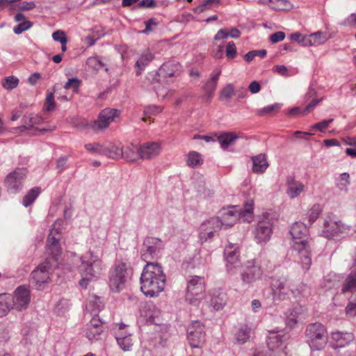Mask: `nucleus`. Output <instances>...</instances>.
<instances>
[{
  "label": "nucleus",
  "mask_w": 356,
  "mask_h": 356,
  "mask_svg": "<svg viewBox=\"0 0 356 356\" xmlns=\"http://www.w3.org/2000/svg\"><path fill=\"white\" fill-rule=\"evenodd\" d=\"M140 280L141 291L146 296L156 297L163 291L166 278L159 263L147 262L143 268Z\"/></svg>",
  "instance_id": "nucleus-1"
},
{
  "label": "nucleus",
  "mask_w": 356,
  "mask_h": 356,
  "mask_svg": "<svg viewBox=\"0 0 356 356\" xmlns=\"http://www.w3.org/2000/svg\"><path fill=\"white\" fill-rule=\"evenodd\" d=\"M253 200H248L245 202L243 208H239L238 206H230L220 209V216L218 217L222 223V227H231L240 218H243V221H249L253 213Z\"/></svg>",
  "instance_id": "nucleus-2"
},
{
  "label": "nucleus",
  "mask_w": 356,
  "mask_h": 356,
  "mask_svg": "<svg viewBox=\"0 0 356 356\" xmlns=\"http://www.w3.org/2000/svg\"><path fill=\"white\" fill-rule=\"evenodd\" d=\"M81 261L80 270L83 278L79 281V285L83 288H86L88 280L90 278L99 277L104 268V266L98 255L91 250L81 257Z\"/></svg>",
  "instance_id": "nucleus-3"
},
{
  "label": "nucleus",
  "mask_w": 356,
  "mask_h": 356,
  "mask_svg": "<svg viewBox=\"0 0 356 356\" xmlns=\"http://www.w3.org/2000/svg\"><path fill=\"white\" fill-rule=\"evenodd\" d=\"M305 337L311 349L320 350L327 344V330L320 323H311L306 328Z\"/></svg>",
  "instance_id": "nucleus-4"
},
{
  "label": "nucleus",
  "mask_w": 356,
  "mask_h": 356,
  "mask_svg": "<svg viewBox=\"0 0 356 356\" xmlns=\"http://www.w3.org/2000/svg\"><path fill=\"white\" fill-rule=\"evenodd\" d=\"M205 280L203 277L190 276L186 293V300L190 304L198 305L205 292Z\"/></svg>",
  "instance_id": "nucleus-5"
},
{
  "label": "nucleus",
  "mask_w": 356,
  "mask_h": 356,
  "mask_svg": "<svg viewBox=\"0 0 356 356\" xmlns=\"http://www.w3.org/2000/svg\"><path fill=\"white\" fill-rule=\"evenodd\" d=\"M273 220L268 212L262 213L254 227L253 234L257 243H266L273 234Z\"/></svg>",
  "instance_id": "nucleus-6"
},
{
  "label": "nucleus",
  "mask_w": 356,
  "mask_h": 356,
  "mask_svg": "<svg viewBox=\"0 0 356 356\" xmlns=\"http://www.w3.org/2000/svg\"><path fill=\"white\" fill-rule=\"evenodd\" d=\"M164 245L161 238L147 236L143 243V248L140 250V257L144 261L150 262L151 260L156 259L163 249Z\"/></svg>",
  "instance_id": "nucleus-7"
},
{
  "label": "nucleus",
  "mask_w": 356,
  "mask_h": 356,
  "mask_svg": "<svg viewBox=\"0 0 356 356\" xmlns=\"http://www.w3.org/2000/svg\"><path fill=\"white\" fill-rule=\"evenodd\" d=\"M51 264L48 259L36 267L31 273V282L38 291H42L51 282Z\"/></svg>",
  "instance_id": "nucleus-8"
},
{
  "label": "nucleus",
  "mask_w": 356,
  "mask_h": 356,
  "mask_svg": "<svg viewBox=\"0 0 356 356\" xmlns=\"http://www.w3.org/2000/svg\"><path fill=\"white\" fill-rule=\"evenodd\" d=\"M27 175V170L24 168H17L8 173L4 179V186L9 193H19L24 186V181Z\"/></svg>",
  "instance_id": "nucleus-9"
},
{
  "label": "nucleus",
  "mask_w": 356,
  "mask_h": 356,
  "mask_svg": "<svg viewBox=\"0 0 356 356\" xmlns=\"http://www.w3.org/2000/svg\"><path fill=\"white\" fill-rule=\"evenodd\" d=\"M293 241V248L295 250H301L307 248L309 241L307 236L308 229L305 224L301 222H294L289 231Z\"/></svg>",
  "instance_id": "nucleus-10"
},
{
  "label": "nucleus",
  "mask_w": 356,
  "mask_h": 356,
  "mask_svg": "<svg viewBox=\"0 0 356 356\" xmlns=\"http://www.w3.org/2000/svg\"><path fill=\"white\" fill-rule=\"evenodd\" d=\"M187 338L191 348H201L205 341L204 325L199 321H195L187 328Z\"/></svg>",
  "instance_id": "nucleus-11"
},
{
  "label": "nucleus",
  "mask_w": 356,
  "mask_h": 356,
  "mask_svg": "<svg viewBox=\"0 0 356 356\" xmlns=\"http://www.w3.org/2000/svg\"><path fill=\"white\" fill-rule=\"evenodd\" d=\"M127 275V264L123 262L116 264L109 277V285L113 291L119 292L124 288Z\"/></svg>",
  "instance_id": "nucleus-12"
},
{
  "label": "nucleus",
  "mask_w": 356,
  "mask_h": 356,
  "mask_svg": "<svg viewBox=\"0 0 356 356\" xmlns=\"http://www.w3.org/2000/svg\"><path fill=\"white\" fill-rule=\"evenodd\" d=\"M350 231L348 225L343 224L341 220H325L322 231L323 235L329 239H337L343 237V235Z\"/></svg>",
  "instance_id": "nucleus-13"
},
{
  "label": "nucleus",
  "mask_w": 356,
  "mask_h": 356,
  "mask_svg": "<svg viewBox=\"0 0 356 356\" xmlns=\"http://www.w3.org/2000/svg\"><path fill=\"white\" fill-rule=\"evenodd\" d=\"M222 228L219 217H212L204 221L200 227L199 238L202 243L211 239L214 233Z\"/></svg>",
  "instance_id": "nucleus-14"
},
{
  "label": "nucleus",
  "mask_w": 356,
  "mask_h": 356,
  "mask_svg": "<svg viewBox=\"0 0 356 356\" xmlns=\"http://www.w3.org/2000/svg\"><path fill=\"white\" fill-rule=\"evenodd\" d=\"M263 272L256 260L248 261L241 273L243 284H250L261 279Z\"/></svg>",
  "instance_id": "nucleus-15"
},
{
  "label": "nucleus",
  "mask_w": 356,
  "mask_h": 356,
  "mask_svg": "<svg viewBox=\"0 0 356 356\" xmlns=\"http://www.w3.org/2000/svg\"><path fill=\"white\" fill-rule=\"evenodd\" d=\"M30 302V286L25 284L19 286L14 292V296L13 298V308L18 311L26 309Z\"/></svg>",
  "instance_id": "nucleus-16"
},
{
  "label": "nucleus",
  "mask_w": 356,
  "mask_h": 356,
  "mask_svg": "<svg viewBox=\"0 0 356 356\" xmlns=\"http://www.w3.org/2000/svg\"><path fill=\"white\" fill-rule=\"evenodd\" d=\"M120 111L115 108H106L103 109L98 115V119L93 122V129H104L115 121L120 115Z\"/></svg>",
  "instance_id": "nucleus-17"
},
{
  "label": "nucleus",
  "mask_w": 356,
  "mask_h": 356,
  "mask_svg": "<svg viewBox=\"0 0 356 356\" xmlns=\"http://www.w3.org/2000/svg\"><path fill=\"white\" fill-rule=\"evenodd\" d=\"M270 289L273 300L275 305L289 298V291L286 286L285 279H273L270 284Z\"/></svg>",
  "instance_id": "nucleus-18"
},
{
  "label": "nucleus",
  "mask_w": 356,
  "mask_h": 356,
  "mask_svg": "<svg viewBox=\"0 0 356 356\" xmlns=\"http://www.w3.org/2000/svg\"><path fill=\"white\" fill-rule=\"evenodd\" d=\"M23 124L19 127L20 131H31V135L38 136L44 134V132L51 131L54 129H34V126L40 124L42 122V118L39 115H24L22 118Z\"/></svg>",
  "instance_id": "nucleus-19"
},
{
  "label": "nucleus",
  "mask_w": 356,
  "mask_h": 356,
  "mask_svg": "<svg viewBox=\"0 0 356 356\" xmlns=\"http://www.w3.org/2000/svg\"><path fill=\"white\" fill-rule=\"evenodd\" d=\"M289 339V335L287 334H279L269 337L267 345L269 350L273 352V356H287L284 349Z\"/></svg>",
  "instance_id": "nucleus-20"
},
{
  "label": "nucleus",
  "mask_w": 356,
  "mask_h": 356,
  "mask_svg": "<svg viewBox=\"0 0 356 356\" xmlns=\"http://www.w3.org/2000/svg\"><path fill=\"white\" fill-rule=\"evenodd\" d=\"M224 255L227 261V270L230 273L234 274L238 268L240 267L241 263L238 259L239 252L238 247L235 245L229 244L224 251Z\"/></svg>",
  "instance_id": "nucleus-21"
},
{
  "label": "nucleus",
  "mask_w": 356,
  "mask_h": 356,
  "mask_svg": "<svg viewBox=\"0 0 356 356\" xmlns=\"http://www.w3.org/2000/svg\"><path fill=\"white\" fill-rule=\"evenodd\" d=\"M104 322L97 316H93L87 324L86 336L90 341L99 340L104 332Z\"/></svg>",
  "instance_id": "nucleus-22"
},
{
  "label": "nucleus",
  "mask_w": 356,
  "mask_h": 356,
  "mask_svg": "<svg viewBox=\"0 0 356 356\" xmlns=\"http://www.w3.org/2000/svg\"><path fill=\"white\" fill-rule=\"evenodd\" d=\"M161 151L160 145L156 142L145 143L139 147V157L142 159H151Z\"/></svg>",
  "instance_id": "nucleus-23"
},
{
  "label": "nucleus",
  "mask_w": 356,
  "mask_h": 356,
  "mask_svg": "<svg viewBox=\"0 0 356 356\" xmlns=\"http://www.w3.org/2000/svg\"><path fill=\"white\" fill-rule=\"evenodd\" d=\"M221 74L220 70H215L211 74L210 78L206 82L204 86V90L205 92L204 98L207 101H210L212 98L213 95L216 89L219 77Z\"/></svg>",
  "instance_id": "nucleus-24"
},
{
  "label": "nucleus",
  "mask_w": 356,
  "mask_h": 356,
  "mask_svg": "<svg viewBox=\"0 0 356 356\" xmlns=\"http://www.w3.org/2000/svg\"><path fill=\"white\" fill-rule=\"evenodd\" d=\"M286 193L291 198L298 197L305 189V186L302 183L296 181L294 177L289 176L286 179Z\"/></svg>",
  "instance_id": "nucleus-25"
},
{
  "label": "nucleus",
  "mask_w": 356,
  "mask_h": 356,
  "mask_svg": "<svg viewBox=\"0 0 356 356\" xmlns=\"http://www.w3.org/2000/svg\"><path fill=\"white\" fill-rule=\"evenodd\" d=\"M227 294L220 291H214L211 293L209 306L214 310L218 311L222 309L227 303Z\"/></svg>",
  "instance_id": "nucleus-26"
},
{
  "label": "nucleus",
  "mask_w": 356,
  "mask_h": 356,
  "mask_svg": "<svg viewBox=\"0 0 356 356\" xmlns=\"http://www.w3.org/2000/svg\"><path fill=\"white\" fill-rule=\"evenodd\" d=\"M180 65L175 61H168L163 63L159 68V74L163 78L175 76L179 74Z\"/></svg>",
  "instance_id": "nucleus-27"
},
{
  "label": "nucleus",
  "mask_w": 356,
  "mask_h": 356,
  "mask_svg": "<svg viewBox=\"0 0 356 356\" xmlns=\"http://www.w3.org/2000/svg\"><path fill=\"white\" fill-rule=\"evenodd\" d=\"M332 339L336 341L335 348H342L348 345L355 339L353 333L335 332L332 333Z\"/></svg>",
  "instance_id": "nucleus-28"
},
{
  "label": "nucleus",
  "mask_w": 356,
  "mask_h": 356,
  "mask_svg": "<svg viewBox=\"0 0 356 356\" xmlns=\"http://www.w3.org/2000/svg\"><path fill=\"white\" fill-rule=\"evenodd\" d=\"M252 160L253 163L252 172L254 173H263L268 167L266 155L264 154H260L253 156Z\"/></svg>",
  "instance_id": "nucleus-29"
},
{
  "label": "nucleus",
  "mask_w": 356,
  "mask_h": 356,
  "mask_svg": "<svg viewBox=\"0 0 356 356\" xmlns=\"http://www.w3.org/2000/svg\"><path fill=\"white\" fill-rule=\"evenodd\" d=\"M291 293L296 299L300 301L302 299L309 298L312 293V291L309 285L301 282L291 289Z\"/></svg>",
  "instance_id": "nucleus-30"
},
{
  "label": "nucleus",
  "mask_w": 356,
  "mask_h": 356,
  "mask_svg": "<svg viewBox=\"0 0 356 356\" xmlns=\"http://www.w3.org/2000/svg\"><path fill=\"white\" fill-rule=\"evenodd\" d=\"M299 253L300 264L305 271H307L312 265L311 247L307 245V248L297 250Z\"/></svg>",
  "instance_id": "nucleus-31"
},
{
  "label": "nucleus",
  "mask_w": 356,
  "mask_h": 356,
  "mask_svg": "<svg viewBox=\"0 0 356 356\" xmlns=\"http://www.w3.org/2000/svg\"><path fill=\"white\" fill-rule=\"evenodd\" d=\"M139 147L137 145L131 144L124 148H122V156L127 161H136L139 157Z\"/></svg>",
  "instance_id": "nucleus-32"
},
{
  "label": "nucleus",
  "mask_w": 356,
  "mask_h": 356,
  "mask_svg": "<svg viewBox=\"0 0 356 356\" xmlns=\"http://www.w3.org/2000/svg\"><path fill=\"white\" fill-rule=\"evenodd\" d=\"M238 136L234 132H225L217 137V141L224 149L232 145Z\"/></svg>",
  "instance_id": "nucleus-33"
},
{
  "label": "nucleus",
  "mask_w": 356,
  "mask_h": 356,
  "mask_svg": "<svg viewBox=\"0 0 356 356\" xmlns=\"http://www.w3.org/2000/svg\"><path fill=\"white\" fill-rule=\"evenodd\" d=\"M118 346L124 350L129 351L133 346V340L131 334H126L123 332H119L115 337Z\"/></svg>",
  "instance_id": "nucleus-34"
},
{
  "label": "nucleus",
  "mask_w": 356,
  "mask_h": 356,
  "mask_svg": "<svg viewBox=\"0 0 356 356\" xmlns=\"http://www.w3.org/2000/svg\"><path fill=\"white\" fill-rule=\"evenodd\" d=\"M103 307V303L101 298L97 296H92L89 298L86 308L87 311L90 312L91 314L96 316L97 313Z\"/></svg>",
  "instance_id": "nucleus-35"
},
{
  "label": "nucleus",
  "mask_w": 356,
  "mask_h": 356,
  "mask_svg": "<svg viewBox=\"0 0 356 356\" xmlns=\"http://www.w3.org/2000/svg\"><path fill=\"white\" fill-rule=\"evenodd\" d=\"M356 291V269L352 271L346 278L342 288L341 292L346 293L347 292H354Z\"/></svg>",
  "instance_id": "nucleus-36"
},
{
  "label": "nucleus",
  "mask_w": 356,
  "mask_h": 356,
  "mask_svg": "<svg viewBox=\"0 0 356 356\" xmlns=\"http://www.w3.org/2000/svg\"><path fill=\"white\" fill-rule=\"evenodd\" d=\"M152 309H154V305H147L140 310V314L146 318L147 323L159 324V322L156 321L158 317L157 314L159 312L153 311Z\"/></svg>",
  "instance_id": "nucleus-37"
},
{
  "label": "nucleus",
  "mask_w": 356,
  "mask_h": 356,
  "mask_svg": "<svg viewBox=\"0 0 356 356\" xmlns=\"http://www.w3.org/2000/svg\"><path fill=\"white\" fill-rule=\"evenodd\" d=\"M154 58V55L150 52H147L141 55L135 64L136 67L138 68L136 72V76H140L141 74V72L149 63V62L153 60Z\"/></svg>",
  "instance_id": "nucleus-38"
},
{
  "label": "nucleus",
  "mask_w": 356,
  "mask_h": 356,
  "mask_svg": "<svg viewBox=\"0 0 356 356\" xmlns=\"http://www.w3.org/2000/svg\"><path fill=\"white\" fill-rule=\"evenodd\" d=\"M122 148L115 145H110L108 147H103L101 154L105 155L113 159H119L122 156Z\"/></svg>",
  "instance_id": "nucleus-39"
},
{
  "label": "nucleus",
  "mask_w": 356,
  "mask_h": 356,
  "mask_svg": "<svg viewBox=\"0 0 356 356\" xmlns=\"http://www.w3.org/2000/svg\"><path fill=\"white\" fill-rule=\"evenodd\" d=\"M40 193V188L39 187H35L31 188L27 194L24 197L22 204L25 207H28L32 204L35 199L38 197Z\"/></svg>",
  "instance_id": "nucleus-40"
},
{
  "label": "nucleus",
  "mask_w": 356,
  "mask_h": 356,
  "mask_svg": "<svg viewBox=\"0 0 356 356\" xmlns=\"http://www.w3.org/2000/svg\"><path fill=\"white\" fill-rule=\"evenodd\" d=\"M300 308L295 307L289 309L286 313V323L291 328L293 327L298 322L297 318L300 314Z\"/></svg>",
  "instance_id": "nucleus-41"
},
{
  "label": "nucleus",
  "mask_w": 356,
  "mask_h": 356,
  "mask_svg": "<svg viewBox=\"0 0 356 356\" xmlns=\"http://www.w3.org/2000/svg\"><path fill=\"white\" fill-rule=\"evenodd\" d=\"M48 247L50 253L55 257L59 255L61 252V249L59 246L58 240L54 236L49 235L47 238Z\"/></svg>",
  "instance_id": "nucleus-42"
},
{
  "label": "nucleus",
  "mask_w": 356,
  "mask_h": 356,
  "mask_svg": "<svg viewBox=\"0 0 356 356\" xmlns=\"http://www.w3.org/2000/svg\"><path fill=\"white\" fill-rule=\"evenodd\" d=\"M220 99L229 102L235 94V88L232 83H227L220 91Z\"/></svg>",
  "instance_id": "nucleus-43"
},
{
  "label": "nucleus",
  "mask_w": 356,
  "mask_h": 356,
  "mask_svg": "<svg viewBox=\"0 0 356 356\" xmlns=\"http://www.w3.org/2000/svg\"><path fill=\"white\" fill-rule=\"evenodd\" d=\"M350 184V175L347 172L341 174L340 177L336 180V186L341 191L347 192Z\"/></svg>",
  "instance_id": "nucleus-44"
},
{
  "label": "nucleus",
  "mask_w": 356,
  "mask_h": 356,
  "mask_svg": "<svg viewBox=\"0 0 356 356\" xmlns=\"http://www.w3.org/2000/svg\"><path fill=\"white\" fill-rule=\"evenodd\" d=\"M203 160L200 153L197 152H190L188 154L187 164L191 168H195L202 164Z\"/></svg>",
  "instance_id": "nucleus-45"
},
{
  "label": "nucleus",
  "mask_w": 356,
  "mask_h": 356,
  "mask_svg": "<svg viewBox=\"0 0 356 356\" xmlns=\"http://www.w3.org/2000/svg\"><path fill=\"white\" fill-rule=\"evenodd\" d=\"M250 337V329L247 327H241L236 334V341L243 344L247 341Z\"/></svg>",
  "instance_id": "nucleus-46"
},
{
  "label": "nucleus",
  "mask_w": 356,
  "mask_h": 356,
  "mask_svg": "<svg viewBox=\"0 0 356 356\" xmlns=\"http://www.w3.org/2000/svg\"><path fill=\"white\" fill-rule=\"evenodd\" d=\"M322 212V209L319 204H314L308 212V220L309 225L314 223L319 217Z\"/></svg>",
  "instance_id": "nucleus-47"
},
{
  "label": "nucleus",
  "mask_w": 356,
  "mask_h": 356,
  "mask_svg": "<svg viewBox=\"0 0 356 356\" xmlns=\"http://www.w3.org/2000/svg\"><path fill=\"white\" fill-rule=\"evenodd\" d=\"M19 83V79L14 76L6 77L2 82V86L8 90L15 88Z\"/></svg>",
  "instance_id": "nucleus-48"
},
{
  "label": "nucleus",
  "mask_w": 356,
  "mask_h": 356,
  "mask_svg": "<svg viewBox=\"0 0 356 356\" xmlns=\"http://www.w3.org/2000/svg\"><path fill=\"white\" fill-rule=\"evenodd\" d=\"M346 313L350 317L356 316V295L350 298L346 307Z\"/></svg>",
  "instance_id": "nucleus-49"
},
{
  "label": "nucleus",
  "mask_w": 356,
  "mask_h": 356,
  "mask_svg": "<svg viewBox=\"0 0 356 356\" xmlns=\"http://www.w3.org/2000/svg\"><path fill=\"white\" fill-rule=\"evenodd\" d=\"M6 294H0V317L7 314L10 309V302Z\"/></svg>",
  "instance_id": "nucleus-50"
},
{
  "label": "nucleus",
  "mask_w": 356,
  "mask_h": 356,
  "mask_svg": "<svg viewBox=\"0 0 356 356\" xmlns=\"http://www.w3.org/2000/svg\"><path fill=\"white\" fill-rule=\"evenodd\" d=\"M280 108V105L279 104H275L272 105H268L263 108L259 109L257 111V115L259 116H264L267 114H271L274 112H277Z\"/></svg>",
  "instance_id": "nucleus-51"
},
{
  "label": "nucleus",
  "mask_w": 356,
  "mask_h": 356,
  "mask_svg": "<svg viewBox=\"0 0 356 356\" xmlns=\"http://www.w3.org/2000/svg\"><path fill=\"white\" fill-rule=\"evenodd\" d=\"M310 35L314 41L313 44H315L316 46L325 43L327 39L326 33L321 31H317Z\"/></svg>",
  "instance_id": "nucleus-52"
},
{
  "label": "nucleus",
  "mask_w": 356,
  "mask_h": 356,
  "mask_svg": "<svg viewBox=\"0 0 356 356\" xmlns=\"http://www.w3.org/2000/svg\"><path fill=\"white\" fill-rule=\"evenodd\" d=\"M32 26V22L28 20H24L22 23L15 26L13 31L15 34L19 35L21 34L23 31L29 30Z\"/></svg>",
  "instance_id": "nucleus-53"
},
{
  "label": "nucleus",
  "mask_w": 356,
  "mask_h": 356,
  "mask_svg": "<svg viewBox=\"0 0 356 356\" xmlns=\"http://www.w3.org/2000/svg\"><path fill=\"white\" fill-rule=\"evenodd\" d=\"M333 121V118L322 120L311 126V129H317L323 132Z\"/></svg>",
  "instance_id": "nucleus-54"
},
{
  "label": "nucleus",
  "mask_w": 356,
  "mask_h": 356,
  "mask_svg": "<svg viewBox=\"0 0 356 356\" xmlns=\"http://www.w3.org/2000/svg\"><path fill=\"white\" fill-rule=\"evenodd\" d=\"M79 86V79L73 77L68 79V81L65 83L64 88L66 90L72 89L74 91L76 92L78 90Z\"/></svg>",
  "instance_id": "nucleus-55"
},
{
  "label": "nucleus",
  "mask_w": 356,
  "mask_h": 356,
  "mask_svg": "<svg viewBox=\"0 0 356 356\" xmlns=\"http://www.w3.org/2000/svg\"><path fill=\"white\" fill-rule=\"evenodd\" d=\"M46 110L51 111L55 109L54 91L49 92L46 97L45 101Z\"/></svg>",
  "instance_id": "nucleus-56"
},
{
  "label": "nucleus",
  "mask_w": 356,
  "mask_h": 356,
  "mask_svg": "<svg viewBox=\"0 0 356 356\" xmlns=\"http://www.w3.org/2000/svg\"><path fill=\"white\" fill-rule=\"evenodd\" d=\"M226 56L229 59H233L236 55V49L235 43L233 41L228 42L226 47Z\"/></svg>",
  "instance_id": "nucleus-57"
},
{
  "label": "nucleus",
  "mask_w": 356,
  "mask_h": 356,
  "mask_svg": "<svg viewBox=\"0 0 356 356\" xmlns=\"http://www.w3.org/2000/svg\"><path fill=\"white\" fill-rule=\"evenodd\" d=\"M52 38L55 41L59 42L60 43H67V39L66 37V34L63 31L58 30L53 33Z\"/></svg>",
  "instance_id": "nucleus-58"
},
{
  "label": "nucleus",
  "mask_w": 356,
  "mask_h": 356,
  "mask_svg": "<svg viewBox=\"0 0 356 356\" xmlns=\"http://www.w3.org/2000/svg\"><path fill=\"white\" fill-rule=\"evenodd\" d=\"M145 24V29L142 31V33L147 34L153 30L154 26L158 25L159 22L156 18H150L146 21Z\"/></svg>",
  "instance_id": "nucleus-59"
},
{
  "label": "nucleus",
  "mask_w": 356,
  "mask_h": 356,
  "mask_svg": "<svg viewBox=\"0 0 356 356\" xmlns=\"http://www.w3.org/2000/svg\"><path fill=\"white\" fill-rule=\"evenodd\" d=\"M285 38V33L282 31H277L270 35L269 40L272 43H277Z\"/></svg>",
  "instance_id": "nucleus-60"
},
{
  "label": "nucleus",
  "mask_w": 356,
  "mask_h": 356,
  "mask_svg": "<svg viewBox=\"0 0 356 356\" xmlns=\"http://www.w3.org/2000/svg\"><path fill=\"white\" fill-rule=\"evenodd\" d=\"M162 111V108L159 106L152 105L145 108L144 113L148 115H156Z\"/></svg>",
  "instance_id": "nucleus-61"
},
{
  "label": "nucleus",
  "mask_w": 356,
  "mask_h": 356,
  "mask_svg": "<svg viewBox=\"0 0 356 356\" xmlns=\"http://www.w3.org/2000/svg\"><path fill=\"white\" fill-rule=\"evenodd\" d=\"M85 147L90 152H94L101 154L103 147L98 143H88L85 145Z\"/></svg>",
  "instance_id": "nucleus-62"
},
{
  "label": "nucleus",
  "mask_w": 356,
  "mask_h": 356,
  "mask_svg": "<svg viewBox=\"0 0 356 356\" xmlns=\"http://www.w3.org/2000/svg\"><path fill=\"white\" fill-rule=\"evenodd\" d=\"M88 62L93 64L94 67L97 70H100L104 65V63L98 56L90 58Z\"/></svg>",
  "instance_id": "nucleus-63"
},
{
  "label": "nucleus",
  "mask_w": 356,
  "mask_h": 356,
  "mask_svg": "<svg viewBox=\"0 0 356 356\" xmlns=\"http://www.w3.org/2000/svg\"><path fill=\"white\" fill-rule=\"evenodd\" d=\"M138 6L145 8H153L156 6V2L155 0H142Z\"/></svg>",
  "instance_id": "nucleus-64"
}]
</instances>
